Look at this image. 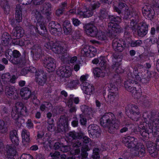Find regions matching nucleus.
Wrapping results in <instances>:
<instances>
[{
    "mask_svg": "<svg viewBox=\"0 0 159 159\" xmlns=\"http://www.w3.org/2000/svg\"><path fill=\"white\" fill-rule=\"evenodd\" d=\"M19 114L18 108H17L16 105L12 108L11 116L12 118L15 120L16 123L18 122L17 120L19 118Z\"/></svg>",
    "mask_w": 159,
    "mask_h": 159,
    "instance_id": "obj_37",
    "label": "nucleus"
},
{
    "mask_svg": "<svg viewBox=\"0 0 159 159\" xmlns=\"http://www.w3.org/2000/svg\"><path fill=\"white\" fill-rule=\"evenodd\" d=\"M63 29L64 33L66 35L71 34L73 32L71 25L69 21H65L64 22Z\"/></svg>",
    "mask_w": 159,
    "mask_h": 159,
    "instance_id": "obj_28",
    "label": "nucleus"
},
{
    "mask_svg": "<svg viewBox=\"0 0 159 159\" xmlns=\"http://www.w3.org/2000/svg\"><path fill=\"white\" fill-rule=\"evenodd\" d=\"M108 18L111 21H114L116 22H120L121 20L119 16H108Z\"/></svg>",
    "mask_w": 159,
    "mask_h": 159,
    "instance_id": "obj_55",
    "label": "nucleus"
},
{
    "mask_svg": "<svg viewBox=\"0 0 159 159\" xmlns=\"http://www.w3.org/2000/svg\"><path fill=\"white\" fill-rule=\"evenodd\" d=\"M73 148L70 151V153L73 155H77L80 154V149L79 148Z\"/></svg>",
    "mask_w": 159,
    "mask_h": 159,
    "instance_id": "obj_61",
    "label": "nucleus"
},
{
    "mask_svg": "<svg viewBox=\"0 0 159 159\" xmlns=\"http://www.w3.org/2000/svg\"><path fill=\"white\" fill-rule=\"evenodd\" d=\"M108 14L107 10L104 8H102L100 10L98 13V17L100 20H103L107 18H108Z\"/></svg>",
    "mask_w": 159,
    "mask_h": 159,
    "instance_id": "obj_41",
    "label": "nucleus"
},
{
    "mask_svg": "<svg viewBox=\"0 0 159 159\" xmlns=\"http://www.w3.org/2000/svg\"><path fill=\"white\" fill-rule=\"evenodd\" d=\"M93 73L94 75L97 77H104L105 75L104 72L100 69L96 68L94 69Z\"/></svg>",
    "mask_w": 159,
    "mask_h": 159,
    "instance_id": "obj_45",
    "label": "nucleus"
},
{
    "mask_svg": "<svg viewBox=\"0 0 159 159\" xmlns=\"http://www.w3.org/2000/svg\"><path fill=\"white\" fill-rule=\"evenodd\" d=\"M128 108H126V115L134 121H137L140 117L139 109L138 107L134 104L130 105Z\"/></svg>",
    "mask_w": 159,
    "mask_h": 159,
    "instance_id": "obj_3",
    "label": "nucleus"
},
{
    "mask_svg": "<svg viewBox=\"0 0 159 159\" xmlns=\"http://www.w3.org/2000/svg\"><path fill=\"white\" fill-rule=\"evenodd\" d=\"M28 28L31 31L34 32V30L35 32L38 33L42 36H44L45 34L47 32L45 23H37L35 27L31 24L28 25Z\"/></svg>",
    "mask_w": 159,
    "mask_h": 159,
    "instance_id": "obj_8",
    "label": "nucleus"
},
{
    "mask_svg": "<svg viewBox=\"0 0 159 159\" xmlns=\"http://www.w3.org/2000/svg\"><path fill=\"white\" fill-rule=\"evenodd\" d=\"M31 52L34 54V56L37 58H40L43 54L41 48L38 45H34L33 47Z\"/></svg>",
    "mask_w": 159,
    "mask_h": 159,
    "instance_id": "obj_29",
    "label": "nucleus"
},
{
    "mask_svg": "<svg viewBox=\"0 0 159 159\" xmlns=\"http://www.w3.org/2000/svg\"><path fill=\"white\" fill-rule=\"evenodd\" d=\"M55 41H50L49 42H47L44 44V47L47 49H52V46L54 43Z\"/></svg>",
    "mask_w": 159,
    "mask_h": 159,
    "instance_id": "obj_62",
    "label": "nucleus"
},
{
    "mask_svg": "<svg viewBox=\"0 0 159 159\" xmlns=\"http://www.w3.org/2000/svg\"><path fill=\"white\" fill-rule=\"evenodd\" d=\"M96 37H97L99 40H104L106 38L105 33L102 31H98L97 35Z\"/></svg>",
    "mask_w": 159,
    "mask_h": 159,
    "instance_id": "obj_56",
    "label": "nucleus"
},
{
    "mask_svg": "<svg viewBox=\"0 0 159 159\" xmlns=\"http://www.w3.org/2000/svg\"><path fill=\"white\" fill-rule=\"evenodd\" d=\"M140 133L143 138L146 139L149 137V133L148 131L146 129L144 126H139L138 127Z\"/></svg>",
    "mask_w": 159,
    "mask_h": 159,
    "instance_id": "obj_39",
    "label": "nucleus"
},
{
    "mask_svg": "<svg viewBox=\"0 0 159 159\" xmlns=\"http://www.w3.org/2000/svg\"><path fill=\"white\" fill-rule=\"evenodd\" d=\"M0 5L6 14H8L10 11V6L7 0H1Z\"/></svg>",
    "mask_w": 159,
    "mask_h": 159,
    "instance_id": "obj_32",
    "label": "nucleus"
},
{
    "mask_svg": "<svg viewBox=\"0 0 159 159\" xmlns=\"http://www.w3.org/2000/svg\"><path fill=\"white\" fill-rule=\"evenodd\" d=\"M123 141L125 146L128 148H134V150L138 147V144H137L134 137L128 136L125 138Z\"/></svg>",
    "mask_w": 159,
    "mask_h": 159,
    "instance_id": "obj_16",
    "label": "nucleus"
},
{
    "mask_svg": "<svg viewBox=\"0 0 159 159\" xmlns=\"http://www.w3.org/2000/svg\"><path fill=\"white\" fill-rule=\"evenodd\" d=\"M17 108H18L20 115L26 116L27 115L26 107L24 106L23 104L20 102H18L16 104Z\"/></svg>",
    "mask_w": 159,
    "mask_h": 159,
    "instance_id": "obj_33",
    "label": "nucleus"
},
{
    "mask_svg": "<svg viewBox=\"0 0 159 159\" xmlns=\"http://www.w3.org/2000/svg\"><path fill=\"white\" fill-rule=\"evenodd\" d=\"M79 83V81L78 80H73L68 83L67 85L70 88H75Z\"/></svg>",
    "mask_w": 159,
    "mask_h": 159,
    "instance_id": "obj_58",
    "label": "nucleus"
},
{
    "mask_svg": "<svg viewBox=\"0 0 159 159\" xmlns=\"http://www.w3.org/2000/svg\"><path fill=\"white\" fill-rule=\"evenodd\" d=\"M44 66L49 70V71H53L56 67L55 60L49 56H46L43 60Z\"/></svg>",
    "mask_w": 159,
    "mask_h": 159,
    "instance_id": "obj_12",
    "label": "nucleus"
},
{
    "mask_svg": "<svg viewBox=\"0 0 159 159\" xmlns=\"http://www.w3.org/2000/svg\"><path fill=\"white\" fill-rule=\"evenodd\" d=\"M84 27L85 28V31L88 35L95 37L97 35L98 30L93 25L87 24Z\"/></svg>",
    "mask_w": 159,
    "mask_h": 159,
    "instance_id": "obj_13",
    "label": "nucleus"
},
{
    "mask_svg": "<svg viewBox=\"0 0 159 159\" xmlns=\"http://www.w3.org/2000/svg\"><path fill=\"white\" fill-rule=\"evenodd\" d=\"M20 94L23 98L27 100L30 98L31 95V90L28 87H23L20 89Z\"/></svg>",
    "mask_w": 159,
    "mask_h": 159,
    "instance_id": "obj_24",
    "label": "nucleus"
},
{
    "mask_svg": "<svg viewBox=\"0 0 159 159\" xmlns=\"http://www.w3.org/2000/svg\"><path fill=\"white\" fill-rule=\"evenodd\" d=\"M112 46L116 51L122 52L125 49L126 44L125 41L118 38H115L112 41Z\"/></svg>",
    "mask_w": 159,
    "mask_h": 159,
    "instance_id": "obj_11",
    "label": "nucleus"
},
{
    "mask_svg": "<svg viewBox=\"0 0 159 159\" xmlns=\"http://www.w3.org/2000/svg\"><path fill=\"white\" fill-rule=\"evenodd\" d=\"M111 68L115 69V72L119 74L124 72V70L120 66V64L118 62H115L111 66Z\"/></svg>",
    "mask_w": 159,
    "mask_h": 159,
    "instance_id": "obj_38",
    "label": "nucleus"
},
{
    "mask_svg": "<svg viewBox=\"0 0 159 159\" xmlns=\"http://www.w3.org/2000/svg\"><path fill=\"white\" fill-rule=\"evenodd\" d=\"M48 29L50 33L55 36H58L61 34V26L57 22L54 21L50 22L48 25Z\"/></svg>",
    "mask_w": 159,
    "mask_h": 159,
    "instance_id": "obj_9",
    "label": "nucleus"
},
{
    "mask_svg": "<svg viewBox=\"0 0 159 159\" xmlns=\"http://www.w3.org/2000/svg\"><path fill=\"white\" fill-rule=\"evenodd\" d=\"M81 86L84 93L87 95H91L94 91V87L91 85L87 82H83L81 84Z\"/></svg>",
    "mask_w": 159,
    "mask_h": 159,
    "instance_id": "obj_20",
    "label": "nucleus"
},
{
    "mask_svg": "<svg viewBox=\"0 0 159 159\" xmlns=\"http://www.w3.org/2000/svg\"><path fill=\"white\" fill-rule=\"evenodd\" d=\"M148 151L152 157H154L157 155V148L156 144L151 141H148L146 143Z\"/></svg>",
    "mask_w": 159,
    "mask_h": 159,
    "instance_id": "obj_21",
    "label": "nucleus"
},
{
    "mask_svg": "<svg viewBox=\"0 0 159 159\" xmlns=\"http://www.w3.org/2000/svg\"><path fill=\"white\" fill-rule=\"evenodd\" d=\"M35 76V81L39 85L43 86L46 83L47 80L46 75L43 71L36 72Z\"/></svg>",
    "mask_w": 159,
    "mask_h": 159,
    "instance_id": "obj_14",
    "label": "nucleus"
},
{
    "mask_svg": "<svg viewBox=\"0 0 159 159\" xmlns=\"http://www.w3.org/2000/svg\"><path fill=\"white\" fill-rule=\"evenodd\" d=\"M90 150V148L88 145H86L82 147L81 149V156L82 159H86L87 158L88 154L87 152Z\"/></svg>",
    "mask_w": 159,
    "mask_h": 159,
    "instance_id": "obj_40",
    "label": "nucleus"
},
{
    "mask_svg": "<svg viewBox=\"0 0 159 159\" xmlns=\"http://www.w3.org/2000/svg\"><path fill=\"white\" fill-rule=\"evenodd\" d=\"M144 68L142 66L139 65L134 68L133 72L128 74L129 77L141 82L144 75Z\"/></svg>",
    "mask_w": 159,
    "mask_h": 159,
    "instance_id": "obj_4",
    "label": "nucleus"
},
{
    "mask_svg": "<svg viewBox=\"0 0 159 159\" xmlns=\"http://www.w3.org/2000/svg\"><path fill=\"white\" fill-rule=\"evenodd\" d=\"M5 55L7 59L14 65L18 64L24 65L26 62L24 59H22L20 57L21 54L17 50H14L12 51L11 49H8L6 51Z\"/></svg>",
    "mask_w": 159,
    "mask_h": 159,
    "instance_id": "obj_2",
    "label": "nucleus"
},
{
    "mask_svg": "<svg viewBox=\"0 0 159 159\" xmlns=\"http://www.w3.org/2000/svg\"><path fill=\"white\" fill-rule=\"evenodd\" d=\"M80 122L81 125L86 126L87 123V119L85 116L83 114L79 115Z\"/></svg>",
    "mask_w": 159,
    "mask_h": 159,
    "instance_id": "obj_54",
    "label": "nucleus"
},
{
    "mask_svg": "<svg viewBox=\"0 0 159 159\" xmlns=\"http://www.w3.org/2000/svg\"><path fill=\"white\" fill-rule=\"evenodd\" d=\"M126 4L123 3H120L119 4L118 7L116 6H114V10L117 12L119 14H120L121 12V9L125 7Z\"/></svg>",
    "mask_w": 159,
    "mask_h": 159,
    "instance_id": "obj_52",
    "label": "nucleus"
},
{
    "mask_svg": "<svg viewBox=\"0 0 159 159\" xmlns=\"http://www.w3.org/2000/svg\"><path fill=\"white\" fill-rule=\"evenodd\" d=\"M73 120L71 122V125L73 127H77L79 125V122L78 118L76 117H73Z\"/></svg>",
    "mask_w": 159,
    "mask_h": 159,
    "instance_id": "obj_64",
    "label": "nucleus"
},
{
    "mask_svg": "<svg viewBox=\"0 0 159 159\" xmlns=\"http://www.w3.org/2000/svg\"><path fill=\"white\" fill-rule=\"evenodd\" d=\"M134 156L140 157L144 156L145 153L144 146L140 144H138V147L134 150Z\"/></svg>",
    "mask_w": 159,
    "mask_h": 159,
    "instance_id": "obj_26",
    "label": "nucleus"
},
{
    "mask_svg": "<svg viewBox=\"0 0 159 159\" xmlns=\"http://www.w3.org/2000/svg\"><path fill=\"white\" fill-rule=\"evenodd\" d=\"M60 153L58 151H55L54 152H51L50 153L49 155L53 158H57L59 159L60 158Z\"/></svg>",
    "mask_w": 159,
    "mask_h": 159,
    "instance_id": "obj_63",
    "label": "nucleus"
},
{
    "mask_svg": "<svg viewBox=\"0 0 159 159\" xmlns=\"http://www.w3.org/2000/svg\"><path fill=\"white\" fill-rule=\"evenodd\" d=\"M108 88L109 89L108 90V93L118 94V89L115 85L110 84L108 85Z\"/></svg>",
    "mask_w": 159,
    "mask_h": 159,
    "instance_id": "obj_48",
    "label": "nucleus"
},
{
    "mask_svg": "<svg viewBox=\"0 0 159 159\" xmlns=\"http://www.w3.org/2000/svg\"><path fill=\"white\" fill-rule=\"evenodd\" d=\"M148 25L145 22H142L139 23L136 27L137 35L140 37H143L147 34Z\"/></svg>",
    "mask_w": 159,
    "mask_h": 159,
    "instance_id": "obj_10",
    "label": "nucleus"
},
{
    "mask_svg": "<svg viewBox=\"0 0 159 159\" xmlns=\"http://www.w3.org/2000/svg\"><path fill=\"white\" fill-rule=\"evenodd\" d=\"M71 72L67 69L65 66L60 67L57 71V75L62 78H67L71 75Z\"/></svg>",
    "mask_w": 159,
    "mask_h": 159,
    "instance_id": "obj_19",
    "label": "nucleus"
},
{
    "mask_svg": "<svg viewBox=\"0 0 159 159\" xmlns=\"http://www.w3.org/2000/svg\"><path fill=\"white\" fill-rule=\"evenodd\" d=\"M121 30L119 26L115 25L112 22H111L108 24L107 32L108 36L113 38L116 37L117 34L120 33Z\"/></svg>",
    "mask_w": 159,
    "mask_h": 159,
    "instance_id": "obj_7",
    "label": "nucleus"
},
{
    "mask_svg": "<svg viewBox=\"0 0 159 159\" xmlns=\"http://www.w3.org/2000/svg\"><path fill=\"white\" fill-rule=\"evenodd\" d=\"M99 150L98 148H94L93 150V154L92 155L94 159H99Z\"/></svg>",
    "mask_w": 159,
    "mask_h": 159,
    "instance_id": "obj_57",
    "label": "nucleus"
},
{
    "mask_svg": "<svg viewBox=\"0 0 159 159\" xmlns=\"http://www.w3.org/2000/svg\"><path fill=\"white\" fill-rule=\"evenodd\" d=\"M151 75V74H149L148 73L147 74H144L140 82L144 84L148 83L150 80Z\"/></svg>",
    "mask_w": 159,
    "mask_h": 159,
    "instance_id": "obj_50",
    "label": "nucleus"
},
{
    "mask_svg": "<svg viewBox=\"0 0 159 159\" xmlns=\"http://www.w3.org/2000/svg\"><path fill=\"white\" fill-rule=\"evenodd\" d=\"M10 36L7 32H4L2 35L1 37V43L3 45H7L9 43Z\"/></svg>",
    "mask_w": 159,
    "mask_h": 159,
    "instance_id": "obj_36",
    "label": "nucleus"
},
{
    "mask_svg": "<svg viewBox=\"0 0 159 159\" xmlns=\"http://www.w3.org/2000/svg\"><path fill=\"white\" fill-rule=\"evenodd\" d=\"M139 16L137 15L135 17L131 20L130 28L133 31L135 32L136 31V27L138 25L137 23L139 21Z\"/></svg>",
    "mask_w": 159,
    "mask_h": 159,
    "instance_id": "obj_42",
    "label": "nucleus"
},
{
    "mask_svg": "<svg viewBox=\"0 0 159 159\" xmlns=\"http://www.w3.org/2000/svg\"><path fill=\"white\" fill-rule=\"evenodd\" d=\"M100 6V3L99 2H97L93 4H92L89 7L94 12L95 10L99 7Z\"/></svg>",
    "mask_w": 159,
    "mask_h": 159,
    "instance_id": "obj_60",
    "label": "nucleus"
},
{
    "mask_svg": "<svg viewBox=\"0 0 159 159\" xmlns=\"http://www.w3.org/2000/svg\"><path fill=\"white\" fill-rule=\"evenodd\" d=\"M80 109L82 113L84 116L89 115L91 112V109L90 108L85 105H82L80 107Z\"/></svg>",
    "mask_w": 159,
    "mask_h": 159,
    "instance_id": "obj_47",
    "label": "nucleus"
},
{
    "mask_svg": "<svg viewBox=\"0 0 159 159\" xmlns=\"http://www.w3.org/2000/svg\"><path fill=\"white\" fill-rule=\"evenodd\" d=\"M23 6L20 4L16 5L15 8V17L16 20L18 22L22 21Z\"/></svg>",
    "mask_w": 159,
    "mask_h": 159,
    "instance_id": "obj_22",
    "label": "nucleus"
},
{
    "mask_svg": "<svg viewBox=\"0 0 159 159\" xmlns=\"http://www.w3.org/2000/svg\"><path fill=\"white\" fill-rule=\"evenodd\" d=\"M13 43L14 44L22 46L24 45V43L22 40H20L18 38L14 39L12 40Z\"/></svg>",
    "mask_w": 159,
    "mask_h": 159,
    "instance_id": "obj_59",
    "label": "nucleus"
},
{
    "mask_svg": "<svg viewBox=\"0 0 159 159\" xmlns=\"http://www.w3.org/2000/svg\"><path fill=\"white\" fill-rule=\"evenodd\" d=\"M7 131V128L5 125L4 122L2 120H0V133L4 134Z\"/></svg>",
    "mask_w": 159,
    "mask_h": 159,
    "instance_id": "obj_49",
    "label": "nucleus"
},
{
    "mask_svg": "<svg viewBox=\"0 0 159 159\" xmlns=\"http://www.w3.org/2000/svg\"><path fill=\"white\" fill-rule=\"evenodd\" d=\"M100 124L103 127L108 128V131L114 134L118 129L120 124L114 115L111 112L105 113L100 119Z\"/></svg>",
    "mask_w": 159,
    "mask_h": 159,
    "instance_id": "obj_1",
    "label": "nucleus"
},
{
    "mask_svg": "<svg viewBox=\"0 0 159 159\" xmlns=\"http://www.w3.org/2000/svg\"><path fill=\"white\" fill-rule=\"evenodd\" d=\"M89 133L94 137H98L100 133V130L98 126L94 124L90 125L88 127Z\"/></svg>",
    "mask_w": 159,
    "mask_h": 159,
    "instance_id": "obj_17",
    "label": "nucleus"
},
{
    "mask_svg": "<svg viewBox=\"0 0 159 159\" xmlns=\"http://www.w3.org/2000/svg\"><path fill=\"white\" fill-rule=\"evenodd\" d=\"M22 143L25 146H26L30 142V133L29 131L24 129L21 132Z\"/></svg>",
    "mask_w": 159,
    "mask_h": 159,
    "instance_id": "obj_23",
    "label": "nucleus"
},
{
    "mask_svg": "<svg viewBox=\"0 0 159 159\" xmlns=\"http://www.w3.org/2000/svg\"><path fill=\"white\" fill-rule=\"evenodd\" d=\"M16 147L14 146H7V157L15 156L16 153Z\"/></svg>",
    "mask_w": 159,
    "mask_h": 159,
    "instance_id": "obj_43",
    "label": "nucleus"
},
{
    "mask_svg": "<svg viewBox=\"0 0 159 159\" xmlns=\"http://www.w3.org/2000/svg\"><path fill=\"white\" fill-rule=\"evenodd\" d=\"M67 45L66 42L55 40L52 46V50L57 54H63L67 50Z\"/></svg>",
    "mask_w": 159,
    "mask_h": 159,
    "instance_id": "obj_6",
    "label": "nucleus"
},
{
    "mask_svg": "<svg viewBox=\"0 0 159 159\" xmlns=\"http://www.w3.org/2000/svg\"><path fill=\"white\" fill-rule=\"evenodd\" d=\"M69 139L71 140L81 139L83 134L81 132H77L73 131H70L67 134Z\"/></svg>",
    "mask_w": 159,
    "mask_h": 159,
    "instance_id": "obj_30",
    "label": "nucleus"
},
{
    "mask_svg": "<svg viewBox=\"0 0 159 159\" xmlns=\"http://www.w3.org/2000/svg\"><path fill=\"white\" fill-rule=\"evenodd\" d=\"M94 48L92 47H90L88 45H84L82 48L81 51V55L84 56H88L90 55L92 53L93 54V52L94 51Z\"/></svg>",
    "mask_w": 159,
    "mask_h": 159,
    "instance_id": "obj_27",
    "label": "nucleus"
},
{
    "mask_svg": "<svg viewBox=\"0 0 159 159\" xmlns=\"http://www.w3.org/2000/svg\"><path fill=\"white\" fill-rule=\"evenodd\" d=\"M129 79L125 82L124 86L125 89L128 91L132 93V95L135 98H137L138 97L137 95L139 94V93H137L135 87H134V84H138V82L135 81L133 79H131L129 77Z\"/></svg>",
    "mask_w": 159,
    "mask_h": 159,
    "instance_id": "obj_5",
    "label": "nucleus"
},
{
    "mask_svg": "<svg viewBox=\"0 0 159 159\" xmlns=\"http://www.w3.org/2000/svg\"><path fill=\"white\" fill-rule=\"evenodd\" d=\"M58 128L62 131H66L68 126V120L65 116H62L59 121Z\"/></svg>",
    "mask_w": 159,
    "mask_h": 159,
    "instance_id": "obj_18",
    "label": "nucleus"
},
{
    "mask_svg": "<svg viewBox=\"0 0 159 159\" xmlns=\"http://www.w3.org/2000/svg\"><path fill=\"white\" fill-rule=\"evenodd\" d=\"M32 14V16L35 19L37 23H44L43 22L44 18L42 16L39 11L36 9L33 10Z\"/></svg>",
    "mask_w": 159,
    "mask_h": 159,
    "instance_id": "obj_31",
    "label": "nucleus"
},
{
    "mask_svg": "<svg viewBox=\"0 0 159 159\" xmlns=\"http://www.w3.org/2000/svg\"><path fill=\"white\" fill-rule=\"evenodd\" d=\"M142 43V41L140 40H132L131 42L130 46L132 47H137L140 46Z\"/></svg>",
    "mask_w": 159,
    "mask_h": 159,
    "instance_id": "obj_53",
    "label": "nucleus"
},
{
    "mask_svg": "<svg viewBox=\"0 0 159 159\" xmlns=\"http://www.w3.org/2000/svg\"><path fill=\"white\" fill-rule=\"evenodd\" d=\"M5 93L8 97L11 99H16L18 98L17 91L13 86L7 87L5 89Z\"/></svg>",
    "mask_w": 159,
    "mask_h": 159,
    "instance_id": "obj_15",
    "label": "nucleus"
},
{
    "mask_svg": "<svg viewBox=\"0 0 159 159\" xmlns=\"http://www.w3.org/2000/svg\"><path fill=\"white\" fill-rule=\"evenodd\" d=\"M75 104H78L80 101L79 98L78 97H74L73 95H70L68 98L67 102L69 103V105L73 104V102Z\"/></svg>",
    "mask_w": 159,
    "mask_h": 159,
    "instance_id": "obj_44",
    "label": "nucleus"
},
{
    "mask_svg": "<svg viewBox=\"0 0 159 159\" xmlns=\"http://www.w3.org/2000/svg\"><path fill=\"white\" fill-rule=\"evenodd\" d=\"M24 34V31L22 28L20 27H17L16 30L12 31L11 34L13 36H15L16 38H18L22 37Z\"/></svg>",
    "mask_w": 159,
    "mask_h": 159,
    "instance_id": "obj_35",
    "label": "nucleus"
},
{
    "mask_svg": "<svg viewBox=\"0 0 159 159\" xmlns=\"http://www.w3.org/2000/svg\"><path fill=\"white\" fill-rule=\"evenodd\" d=\"M52 104L49 102H44L42 104L40 107V109L42 111H47L50 109L51 107Z\"/></svg>",
    "mask_w": 159,
    "mask_h": 159,
    "instance_id": "obj_46",
    "label": "nucleus"
},
{
    "mask_svg": "<svg viewBox=\"0 0 159 159\" xmlns=\"http://www.w3.org/2000/svg\"><path fill=\"white\" fill-rule=\"evenodd\" d=\"M99 65L102 68V69H105L107 66V61L105 58L103 57H100L99 58Z\"/></svg>",
    "mask_w": 159,
    "mask_h": 159,
    "instance_id": "obj_51",
    "label": "nucleus"
},
{
    "mask_svg": "<svg viewBox=\"0 0 159 159\" xmlns=\"http://www.w3.org/2000/svg\"><path fill=\"white\" fill-rule=\"evenodd\" d=\"M117 94H112L108 93L106 95L105 93H104V96L106 102L108 104H112L115 101V98Z\"/></svg>",
    "mask_w": 159,
    "mask_h": 159,
    "instance_id": "obj_34",
    "label": "nucleus"
},
{
    "mask_svg": "<svg viewBox=\"0 0 159 159\" xmlns=\"http://www.w3.org/2000/svg\"><path fill=\"white\" fill-rule=\"evenodd\" d=\"M86 11H79L78 9L77 11V14L80 16L84 18H88L92 16L94 12L89 7L86 8Z\"/></svg>",
    "mask_w": 159,
    "mask_h": 159,
    "instance_id": "obj_25",
    "label": "nucleus"
}]
</instances>
